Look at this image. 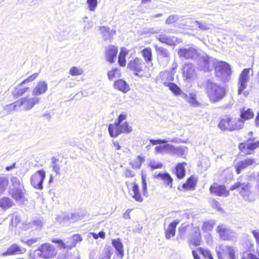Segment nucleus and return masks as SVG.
I'll list each match as a JSON object with an SVG mask.
<instances>
[{
    "label": "nucleus",
    "mask_w": 259,
    "mask_h": 259,
    "mask_svg": "<svg viewBox=\"0 0 259 259\" xmlns=\"http://www.w3.org/2000/svg\"><path fill=\"white\" fill-rule=\"evenodd\" d=\"M206 90L208 97L212 103L220 101L226 95L225 89L210 80H207Z\"/></svg>",
    "instance_id": "f257e3e1"
},
{
    "label": "nucleus",
    "mask_w": 259,
    "mask_h": 259,
    "mask_svg": "<svg viewBox=\"0 0 259 259\" xmlns=\"http://www.w3.org/2000/svg\"><path fill=\"white\" fill-rule=\"evenodd\" d=\"M57 253L55 247L49 243H44L32 253L29 254L30 259H48L54 257Z\"/></svg>",
    "instance_id": "f03ea898"
},
{
    "label": "nucleus",
    "mask_w": 259,
    "mask_h": 259,
    "mask_svg": "<svg viewBox=\"0 0 259 259\" xmlns=\"http://www.w3.org/2000/svg\"><path fill=\"white\" fill-rule=\"evenodd\" d=\"M40 98L38 97H29L26 96L23 97L13 104L8 106L11 109H15L17 108L22 107V109L25 111L31 109L36 104L40 102Z\"/></svg>",
    "instance_id": "7ed1b4c3"
},
{
    "label": "nucleus",
    "mask_w": 259,
    "mask_h": 259,
    "mask_svg": "<svg viewBox=\"0 0 259 259\" xmlns=\"http://www.w3.org/2000/svg\"><path fill=\"white\" fill-rule=\"evenodd\" d=\"M243 125L242 120H236L227 116L220 121L218 127L223 131H233L242 128Z\"/></svg>",
    "instance_id": "20e7f679"
},
{
    "label": "nucleus",
    "mask_w": 259,
    "mask_h": 259,
    "mask_svg": "<svg viewBox=\"0 0 259 259\" xmlns=\"http://www.w3.org/2000/svg\"><path fill=\"white\" fill-rule=\"evenodd\" d=\"M252 70L250 68L244 69L240 74L238 79V94L241 95L247 87L250 80L249 73Z\"/></svg>",
    "instance_id": "39448f33"
},
{
    "label": "nucleus",
    "mask_w": 259,
    "mask_h": 259,
    "mask_svg": "<svg viewBox=\"0 0 259 259\" xmlns=\"http://www.w3.org/2000/svg\"><path fill=\"white\" fill-rule=\"evenodd\" d=\"M215 72L217 76L222 80H226L231 74L230 66L226 62H219L215 66Z\"/></svg>",
    "instance_id": "423d86ee"
},
{
    "label": "nucleus",
    "mask_w": 259,
    "mask_h": 259,
    "mask_svg": "<svg viewBox=\"0 0 259 259\" xmlns=\"http://www.w3.org/2000/svg\"><path fill=\"white\" fill-rule=\"evenodd\" d=\"M46 178V172L44 170H39L32 175L30 181L33 188L39 190L43 188L42 183Z\"/></svg>",
    "instance_id": "0eeeda50"
},
{
    "label": "nucleus",
    "mask_w": 259,
    "mask_h": 259,
    "mask_svg": "<svg viewBox=\"0 0 259 259\" xmlns=\"http://www.w3.org/2000/svg\"><path fill=\"white\" fill-rule=\"evenodd\" d=\"M216 251L219 259H225L223 255L226 254L229 259H236L234 248L232 246L220 245L216 248Z\"/></svg>",
    "instance_id": "6e6552de"
},
{
    "label": "nucleus",
    "mask_w": 259,
    "mask_h": 259,
    "mask_svg": "<svg viewBox=\"0 0 259 259\" xmlns=\"http://www.w3.org/2000/svg\"><path fill=\"white\" fill-rule=\"evenodd\" d=\"M250 186L248 183L238 182L231 186L230 190H234L237 188L240 189V194L242 197L246 200L251 201L249 197L250 194Z\"/></svg>",
    "instance_id": "1a4fd4ad"
},
{
    "label": "nucleus",
    "mask_w": 259,
    "mask_h": 259,
    "mask_svg": "<svg viewBox=\"0 0 259 259\" xmlns=\"http://www.w3.org/2000/svg\"><path fill=\"white\" fill-rule=\"evenodd\" d=\"M216 231L223 240H230L235 237V233L224 224L219 225Z\"/></svg>",
    "instance_id": "9d476101"
},
{
    "label": "nucleus",
    "mask_w": 259,
    "mask_h": 259,
    "mask_svg": "<svg viewBox=\"0 0 259 259\" xmlns=\"http://www.w3.org/2000/svg\"><path fill=\"white\" fill-rule=\"evenodd\" d=\"M196 56V51H195V56ZM195 57V60H197L198 67L204 71H208L210 68L209 58L205 54H202L201 55Z\"/></svg>",
    "instance_id": "9b49d317"
},
{
    "label": "nucleus",
    "mask_w": 259,
    "mask_h": 259,
    "mask_svg": "<svg viewBox=\"0 0 259 259\" xmlns=\"http://www.w3.org/2000/svg\"><path fill=\"white\" fill-rule=\"evenodd\" d=\"M9 193L11 197L16 201L20 202H24L25 201V188H9Z\"/></svg>",
    "instance_id": "f8f14e48"
},
{
    "label": "nucleus",
    "mask_w": 259,
    "mask_h": 259,
    "mask_svg": "<svg viewBox=\"0 0 259 259\" xmlns=\"http://www.w3.org/2000/svg\"><path fill=\"white\" fill-rule=\"evenodd\" d=\"M143 65V60L140 58H136L128 62L127 67L130 70L134 71V74L138 76V72L142 71Z\"/></svg>",
    "instance_id": "ddd939ff"
},
{
    "label": "nucleus",
    "mask_w": 259,
    "mask_h": 259,
    "mask_svg": "<svg viewBox=\"0 0 259 259\" xmlns=\"http://www.w3.org/2000/svg\"><path fill=\"white\" fill-rule=\"evenodd\" d=\"M117 52L118 49L117 47L113 45L108 46L105 49V57L106 60L110 63H113Z\"/></svg>",
    "instance_id": "4468645a"
},
{
    "label": "nucleus",
    "mask_w": 259,
    "mask_h": 259,
    "mask_svg": "<svg viewBox=\"0 0 259 259\" xmlns=\"http://www.w3.org/2000/svg\"><path fill=\"white\" fill-rule=\"evenodd\" d=\"M48 83L45 81H38L33 90H32V95L37 97L41 94H45L48 90Z\"/></svg>",
    "instance_id": "2eb2a0df"
},
{
    "label": "nucleus",
    "mask_w": 259,
    "mask_h": 259,
    "mask_svg": "<svg viewBox=\"0 0 259 259\" xmlns=\"http://www.w3.org/2000/svg\"><path fill=\"white\" fill-rule=\"evenodd\" d=\"M210 192L212 194L219 196H227L229 195V192L225 189L224 186L219 185L217 183L213 184L210 187Z\"/></svg>",
    "instance_id": "dca6fc26"
},
{
    "label": "nucleus",
    "mask_w": 259,
    "mask_h": 259,
    "mask_svg": "<svg viewBox=\"0 0 259 259\" xmlns=\"http://www.w3.org/2000/svg\"><path fill=\"white\" fill-rule=\"evenodd\" d=\"M26 249L21 248L16 244H13L10 246L6 252H3V256L11 255L16 254H23L26 252Z\"/></svg>",
    "instance_id": "f3484780"
},
{
    "label": "nucleus",
    "mask_w": 259,
    "mask_h": 259,
    "mask_svg": "<svg viewBox=\"0 0 259 259\" xmlns=\"http://www.w3.org/2000/svg\"><path fill=\"white\" fill-rule=\"evenodd\" d=\"M255 162V159L253 158H247L238 162L236 166L237 173L240 174L242 169L253 164Z\"/></svg>",
    "instance_id": "a211bd4d"
},
{
    "label": "nucleus",
    "mask_w": 259,
    "mask_h": 259,
    "mask_svg": "<svg viewBox=\"0 0 259 259\" xmlns=\"http://www.w3.org/2000/svg\"><path fill=\"white\" fill-rule=\"evenodd\" d=\"M186 165H187L186 162L179 163L176 165L174 172L178 179H182L185 177L186 175Z\"/></svg>",
    "instance_id": "6ab92c4d"
},
{
    "label": "nucleus",
    "mask_w": 259,
    "mask_h": 259,
    "mask_svg": "<svg viewBox=\"0 0 259 259\" xmlns=\"http://www.w3.org/2000/svg\"><path fill=\"white\" fill-rule=\"evenodd\" d=\"M254 113L251 109H246L243 108L240 109V119H236V120H242L244 122V120L252 119L254 117Z\"/></svg>",
    "instance_id": "aec40b11"
},
{
    "label": "nucleus",
    "mask_w": 259,
    "mask_h": 259,
    "mask_svg": "<svg viewBox=\"0 0 259 259\" xmlns=\"http://www.w3.org/2000/svg\"><path fill=\"white\" fill-rule=\"evenodd\" d=\"M178 223L179 221H175L171 223L168 227L165 229V237L167 239H169L171 237L175 235L176 228Z\"/></svg>",
    "instance_id": "412c9836"
},
{
    "label": "nucleus",
    "mask_w": 259,
    "mask_h": 259,
    "mask_svg": "<svg viewBox=\"0 0 259 259\" xmlns=\"http://www.w3.org/2000/svg\"><path fill=\"white\" fill-rule=\"evenodd\" d=\"M155 178H160L166 186L170 188L172 187L173 179L168 173H159L157 175H155Z\"/></svg>",
    "instance_id": "4be33fe9"
},
{
    "label": "nucleus",
    "mask_w": 259,
    "mask_h": 259,
    "mask_svg": "<svg viewBox=\"0 0 259 259\" xmlns=\"http://www.w3.org/2000/svg\"><path fill=\"white\" fill-rule=\"evenodd\" d=\"M99 28L104 40L111 39L116 33L115 30H110L109 28L105 26H100Z\"/></svg>",
    "instance_id": "5701e85b"
},
{
    "label": "nucleus",
    "mask_w": 259,
    "mask_h": 259,
    "mask_svg": "<svg viewBox=\"0 0 259 259\" xmlns=\"http://www.w3.org/2000/svg\"><path fill=\"white\" fill-rule=\"evenodd\" d=\"M114 87L115 89L126 93L130 90L129 85L127 83L122 79L116 80L114 83Z\"/></svg>",
    "instance_id": "b1692460"
},
{
    "label": "nucleus",
    "mask_w": 259,
    "mask_h": 259,
    "mask_svg": "<svg viewBox=\"0 0 259 259\" xmlns=\"http://www.w3.org/2000/svg\"><path fill=\"white\" fill-rule=\"evenodd\" d=\"M157 38L162 43L168 46H173L176 42V39L174 37H171L165 34H160L157 36Z\"/></svg>",
    "instance_id": "393cba45"
},
{
    "label": "nucleus",
    "mask_w": 259,
    "mask_h": 259,
    "mask_svg": "<svg viewBox=\"0 0 259 259\" xmlns=\"http://www.w3.org/2000/svg\"><path fill=\"white\" fill-rule=\"evenodd\" d=\"M184 75L187 78H190L194 73V67L192 63H185L183 68Z\"/></svg>",
    "instance_id": "a878e982"
},
{
    "label": "nucleus",
    "mask_w": 259,
    "mask_h": 259,
    "mask_svg": "<svg viewBox=\"0 0 259 259\" xmlns=\"http://www.w3.org/2000/svg\"><path fill=\"white\" fill-rule=\"evenodd\" d=\"M154 48L157 55L161 58H164L167 62L169 60L170 53L168 51L162 47H159L156 45H154Z\"/></svg>",
    "instance_id": "bb28decb"
},
{
    "label": "nucleus",
    "mask_w": 259,
    "mask_h": 259,
    "mask_svg": "<svg viewBox=\"0 0 259 259\" xmlns=\"http://www.w3.org/2000/svg\"><path fill=\"white\" fill-rule=\"evenodd\" d=\"M133 185L132 188V193H131L132 197L138 202H142L143 201V198L142 197L140 191L139 186L136 183H133L132 184Z\"/></svg>",
    "instance_id": "cd10ccee"
},
{
    "label": "nucleus",
    "mask_w": 259,
    "mask_h": 259,
    "mask_svg": "<svg viewBox=\"0 0 259 259\" xmlns=\"http://www.w3.org/2000/svg\"><path fill=\"white\" fill-rule=\"evenodd\" d=\"M159 79L162 84L165 86H167L169 83L167 81H172L174 77L171 73L168 71H163L160 73L159 75Z\"/></svg>",
    "instance_id": "c85d7f7f"
},
{
    "label": "nucleus",
    "mask_w": 259,
    "mask_h": 259,
    "mask_svg": "<svg viewBox=\"0 0 259 259\" xmlns=\"http://www.w3.org/2000/svg\"><path fill=\"white\" fill-rule=\"evenodd\" d=\"M14 205L13 201L7 197H3L0 198V207L4 209H7Z\"/></svg>",
    "instance_id": "c756f323"
},
{
    "label": "nucleus",
    "mask_w": 259,
    "mask_h": 259,
    "mask_svg": "<svg viewBox=\"0 0 259 259\" xmlns=\"http://www.w3.org/2000/svg\"><path fill=\"white\" fill-rule=\"evenodd\" d=\"M194 53V49L192 48L181 49L179 51V55L186 59L192 58Z\"/></svg>",
    "instance_id": "7c9ffc66"
},
{
    "label": "nucleus",
    "mask_w": 259,
    "mask_h": 259,
    "mask_svg": "<svg viewBox=\"0 0 259 259\" xmlns=\"http://www.w3.org/2000/svg\"><path fill=\"white\" fill-rule=\"evenodd\" d=\"M109 133L110 135L112 137H116L119 134H121V131H120L119 124H116L115 122L114 124H109L108 127Z\"/></svg>",
    "instance_id": "2f4dec72"
},
{
    "label": "nucleus",
    "mask_w": 259,
    "mask_h": 259,
    "mask_svg": "<svg viewBox=\"0 0 259 259\" xmlns=\"http://www.w3.org/2000/svg\"><path fill=\"white\" fill-rule=\"evenodd\" d=\"M11 185L9 188H23L24 186L22 180L16 177H12L10 180Z\"/></svg>",
    "instance_id": "473e14b6"
},
{
    "label": "nucleus",
    "mask_w": 259,
    "mask_h": 259,
    "mask_svg": "<svg viewBox=\"0 0 259 259\" xmlns=\"http://www.w3.org/2000/svg\"><path fill=\"white\" fill-rule=\"evenodd\" d=\"M9 181L8 177L5 175L0 176V195L6 190Z\"/></svg>",
    "instance_id": "72a5a7b5"
},
{
    "label": "nucleus",
    "mask_w": 259,
    "mask_h": 259,
    "mask_svg": "<svg viewBox=\"0 0 259 259\" xmlns=\"http://www.w3.org/2000/svg\"><path fill=\"white\" fill-rule=\"evenodd\" d=\"M70 247V249L76 246L78 242L82 241V238L79 234H75L68 239Z\"/></svg>",
    "instance_id": "f704fd0d"
},
{
    "label": "nucleus",
    "mask_w": 259,
    "mask_h": 259,
    "mask_svg": "<svg viewBox=\"0 0 259 259\" xmlns=\"http://www.w3.org/2000/svg\"><path fill=\"white\" fill-rule=\"evenodd\" d=\"M128 51L124 48H122L120 50L119 55L118 56V63L121 66H125L126 64V61L125 57L127 54Z\"/></svg>",
    "instance_id": "c9c22d12"
},
{
    "label": "nucleus",
    "mask_w": 259,
    "mask_h": 259,
    "mask_svg": "<svg viewBox=\"0 0 259 259\" xmlns=\"http://www.w3.org/2000/svg\"><path fill=\"white\" fill-rule=\"evenodd\" d=\"M141 53L146 63H149L152 60V50L150 48H147L141 51Z\"/></svg>",
    "instance_id": "e433bc0d"
},
{
    "label": "nucleus",
    "mask_w": 259,
    "mask_h": 259,
    "mask_svg": "<svg viewBox=\"0 0 259 259\" xmlns=\"http://www.w3.org/2000/svg\"><path fill=\"white\" fill-rule=\"evenodd\" d=\"M215 224V222L214 220L206 221L203 223L201 229L204 232H207L212 230Z\"/></svg>",
    "instance_id": "4c0bfd02"
},
{
    "label": "nucleus",
    "mask_w": 259,
    "mask_h": 259,
    "mask_svg": "<svg viewBox=\"0 0 259 259\" xmlns=\"http://www.w3.org/2000/svg\"><path fill=\"white\" fill-rule=\"evenodd\" d=\"M176 96L182 94V91L181 89L175 83L170 82L166 86Z\"/></svg>",
    "instance_id": "58836bf2"
},
{
    "label": "nucleus",
    "mask_w": 259,
    "mask_h": 259,
    "mask_svg": "<svg viewBox=\"0 0 259 259\" xmlns=\"http://www.w3.org/2000/svg\"><path fill=\"white\" fill-rule=\"evenodd\" d=\"M112 245L116 248L117 250L118 253L120 255H123V245L122 243L120 242L119 239L112 240Z\"/></svg>",
    "instance_id": "ea45409f"
},
{
    "label": "nucleus",
    "mask_w": 259,
    "mask_h": 259,
    "mask_svg": "<svg viewBox=\"0 0 259 259\" xmlns=\"http://www.w3.org/2000/svg\"><path fill=\"white\" fill-rule=\"evenodd\" d=\"M183 17L176 14H172L168 16L166 20L165 23L167 24H173L178 21L183 19Z\"/></svg>",
    "instance_id": "a19ab883"
},
{
    "label": "nucleus",
    "mask_w": 259,
    "mask_h": 259,
    "mask_svg": "<svg viewBox=\"0 0 259 259\" xmlns=\"http://www.w3.org/2000/svg\"><path fill=\"white\" fill-rule=\"evenodd\" d=\"M144 159L140 156H138L133 161L131 162L132 167L135 169L140 168Z\"/></svg>",
    "instance_id": "79ce46f5"
},
{
    "label": "nucleus",
    "mask_w": 259,
    "mask_h": 259,
    "mask_svg": "<svg viewBox=\"0 0 259 259\" xmlns=\"http://www.w3.org/2000/svg\"><path fill=\"white\" fill-rule=\"evenodd\" d=\"M168 142L173 143H178V140L177 138L169 139L168 140H150V142L153 145L159 144H166Z\"/></svg>",
    "instance_id": "37998d69"
},
{
    "label": "nucleus",
    "mask_w": 259,
    "mask_h": 259,
    "mask_svg": "<svg viewBox=\"0 0 259 259\" xmlns=\"http://www.w3.org/2000/svg\"><path fill=\"white\" fill-rule=\"evenodd\" d=\"M187 149L185 146L175 147L173 155H176L178 156H183L187 152Z\"/></svg>",
    "instance_id": "c03bdc74"
},
{
    "label": "nucleus",
    "mask_w": 259,
    "mask_h": 259,
    "mask_svg": "<svg viewBox=\"0 0 259 259\" xmlns=\"http://www.w3.org/2000/svg\"><path fill=\"white\" fill-rule=\"evenodd\" d=\"M254 138H249L246 143V148L247 149L250 150H253L259 147V142H256L254 143H250V142H253Z\"/></svg>",
    "instance_id": "a18cd8bd"
},
{
    "label": "nucleus",
    "mask_w": 259,
    "mask_h": 259,
    "mask_svg": "<svg viewBox=\"0 0 259 259\" xmlns=\"http://www.w3.org/2000/svg\"><path fill=\"white\" fill-rule=\"evenodd\" d=\"M194 187V178L193 176L190 177L187 181V182L184 183L182 187L186 190H191Z\"/></svg>",
    "instance_id": "49530a36"
},
{
    "label": "nucleus",
    "mask_w": 259,
    "mask_h": 259,
    "mask_svg": "<svg viewBox=\"0 0 259 259\" xmlns=\"http://www.w3.org/2000/svg\"><path fill=\"white\" fill-rule=\"evenodd\" d=\"M209 160L208 157H203L198 163V166L201 167L203 169H206L209 166Z\"/></svg>",
    "instance_id": "de8ad7c7"
},
{
    "label": "nucleus",
    "mask_w": 259,
    "mask_h": 259,
    "mask_svg": "<svg viewBox=\"0 0 259 259\" xmlns=\"http://www.w3.org/2000/svg\"><path fill=\"white\" fill-rule=\"evenodd\" d=\"M52 242L58 244L59 247L60 248L70 249V247L68 240L65 243H64L61 240L54 239L52 240Z\"/></svg>",
    "instance_id": "09e8293b"
},
{
    "label": "nucleus",
    "mask_w": 259,
    "mask_h": 259,
    "mask_svg": "<svg viewBox=\"0 0 259 259\" xmlns=\"http://www.w3.org/2000/svg\"><path fill=\"white\" fill-rule=\"evenodd\" d=\"M88 9L91 12H94L98 6V0H87Z\"/></svg>",
    "instance_id": "8fccbe9b"
},
{
    "label": "nucleus",
    "mask_w": 259,
    "mask_h": 259,
    "mask_svg": "<svg viewBox=\"0 0 259 259\" xmlns=\"http://www.w3.org/2000/svg\"><path fill=\"white\" fill-rule=\"evenodd\" d=\"M83 73V70L80 67H72L69 70V73L72 76L80 75Z\"/></svg>",
    "instance_id": "3c124183"
},
{
    "label": "nucleus",
    "mask_w": 259,
    "mask_h": 259,
    "mask_svg": "<svg viewBox=\"0 0 259 259\" xmlns=\"http://www.w3.org/2000/svg\"><path fill=\"white\" fill-rule=\"evenodd\" d=\"M121 133H130L132 132V127L129 126L126 122L119 125Z\"/></svg>",
    "instance_id": "603ef678"
},
{
    "label": "nucleus",
    "mask_w": 259,
    "mask_h": 259,
    "mask_svg": "<svg viewBox=\"0 0 259 259\" xmlns=\"http://www.w3.org/2000/svg\"><path fill=\"white\" fill-rule=\"evenodd\" d=\"M197 252L201 254L205 258L207 259L209 257V256L211 255L210 251L207 249L201 247L198 248L197 249Z\"/></svg>",
    "instance_id": "864d4df0"
},
{
    "label": "nucleus",
    "mask_w": 259,
    "mask_h": 259,
    "mask_svg": "<svg viewBox=\"0 0 259 259\" xmlns=\"http://www.w3.org/2000/svg\"><path fill=\"white\" fill-rule=\"evenodd\" d=\"M142 189L143 195L144 196H148V192L147 189V183H146V177L145 175H142Z\"/></svg>",
    "instance_id": "5fc2aeb1"
},
{
    "label": "nucleus",
    "mask_w": 259,
    "mask_h": 259,
    "mask_svg": "<svg viewBox=\"0 0 259 259\" xmlns=\"http://www.w3.org/2000/svg\"><path fill=\"white\" fill-rule=\"evenodd\" d=\"M22 85L19 84L18 87L15 88V92L14 93V95L17 96H20L23 95L28 90V88L25 87L23 88H20L19 87Z\"/></svg>",
    "instance_id": "6e6d98bb"
},
{
    "label": "nucleus",
    "mask_w": 259,
    "mask_h": 259,
    "mask_svg": "<svg viewBox=\"0 0 259 259\" xmlns=\"http://www.w3.org/2000/svg\"><path fill=\"white\" fill-rule=\"evenodd\" d=\"M70 215L66 213H62L57 218V221L59 223H63L65 222H70Z\"/></svg>",
    "instance_id": "4d7b16f0"
},
{
    "label": "nucleus",
    "mask_w": 259,
    "mask_h": 259,
    "mask_svg": "<svg viewBox=\"0 0 259 259\" xmlns=\"http://www.w3.org/2000/svg\"><path fill=\"white\" fill-rule=\"evenodd\" d=\"M52 167L53 168V170L55 171L57 174L59 175L60 174V166L56 163V162L58 161L57 159H56L54 157H53L52 158Z\"/></svg>",
    "instance_id": "13d9d810"
},
{
    "label": "nucleus",
    "mask_w": 259,
    "mask_h": 259,
    "mask_svg": "<svg viewBox=\"0 0 259 259\" xmlns=\"http://www.w3.org/2000/svg\"><path fill=\"white\" fill-rule=\"evenodd\" d=\"M183 98L188 102L193 105L194 104V96L191 94L189 95H187L185 94H182Z\"/></svg>",
    "instance_id": "bf43d9fd"
},
{
    "label": "nucleus",
    "mask_w": 259,
    "mask_h": 259,
    "mask_svg": "<svg viewBox=\"0 0 259 259\" xmlns=\"http://www.w3.org/2000/svg\"><path fill=\"white\" fill-rule=\"evenodd\" d=\"M39 240V238H31L30 239H28L27 240H25V239H21V241L23 243L27 244L28 246H30L32 245V244L36 243Z\"/></svg>",
    "instance_id": "052dcab7"
},
{
    "label": "nucleus",
    "mask_w": 259,
    "mask_h": 259,
    "mask_svg": "<svg viewBox=\"0 0 259 259\" xmlns=\"http://www.w3.org/2000/svg\"><path fill=\"white\" fill-rule=\"evenodd\" d=\"M39 73H35L33 74L30 75L28 78L23 80L20 85L24 84L27 82L32 81L35 80L38 76Z\"/></svg>",
    "instance_id": "680f3d73"
},
{
    "label": "nucleus",
    "mask_w": 259,
    "mask_h": 259,
    "mask_svg": "<svg viewBox=\"0 0 259 259\" xmlns=\"http://www.w3.org/2000/svg\"><path fill=\"white\" fill-rule=\"evenodd\" d=\"M195 24H196L198 27L201 30H206L209 29V25L205 22H200L195 21Z\"/></svg>",
    "instance_id": "e2e57ef3"
},
{
    "label": "nucleus",
    "mask_w": 259,
    "mask_h": 259,
    "mask_svg": "<svg viewBox=\"0 0 259 259\" xmlns=\"http://www.w3.org/2000/svg\"><path fill=\"white\" fill-rule=\"evenodd\" d=\"M82 217L76 213H71L70 215V222L73 223L81 219Z\"/></svg>",
    "instance_id": "0e129e2a"
},
{
    "label": "nucleus",
    "mask_w": 259,
    "mask_h": 259,
    "mask_svg": "<svg viewBox=\"0 0 259 259\" xmlns=\"http://www.w3.org/2000/svg\"><path fill=\"white\" fill-rule=\"evenodd\" d=\"M117 72V69H113L109 71L107 73V76L109 80H111L116 77V74Z\"/></svg>",
    "instance_id": "69168bd1"
},
{
    "label": "nucleus",
    "mask_w": 259,
    "mask_h": 259,
    "mask_svg": "<svg viewBox=\"0 0 259 259\" xmlns=\"http://www.w3.org/2000/svg\"><path fill=\"white\" fill-rule=\"evenodd\" d=\"M98 259H110L109 251L106 250L103 251L99 256Z\"/></svg>",
    "instance_id": "338daca9"
},
{
    "label": "nucleus",
    "mask_w": 259,
    "mask_h": 259,
    "mask_svg": "<svg viewBox=\"0 0 259 259\" xmlns=\"http://www.w3.org/2000/svg\"><path fill=\"white\" fill-rule=\"evenodd\" d=\"M175 146L169 144H165V153H168L170 154L173 155L174 151Z\"/></svg>",
    "instance_id": "774afa93"
}]
</instances>
